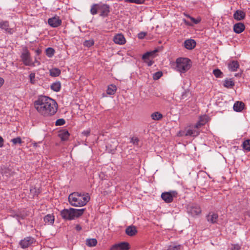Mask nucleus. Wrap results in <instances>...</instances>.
I'll use <instances>...</instances> for the list:
<instances>
[{"label": "nucleus", "mask_w": 250, "mask_h": 250, "mask_svg": "<svg viewBox=\"0 0 250 250\" xmlns=\"http://www.w3.org/2000/svg\"><path fill=\"white\" fill-rule=\"evenodd\" d=\"M125 2L135 3L137 4H143L145 2V0H124Z\"/></svg>", "instance_id": "35"}, {"label": "nucleus", "mask_w": 250, "mask_h": 250, "mask_svg": "<svg viewBox=\"0 0 250 250\" xmlns=\"http://www.w3.org/2000/svg\"><path fill=\"white\" fill-rule=\"evenodd\" d=\"M110 250H119L117 244L113 245L110 249Z\"/></svg>", "instance_id": "49"}, {"label": "nucleus", "mask_w": 250, "mask_h": 250, "mask_svg": "<svg viewBox=\"0 0 250 250\" xmlns=\"http://www.w3.org/2000/svg\"><path fill=\"white\" fill-rule=\"evenodd\" d=\"M116 89L115 85L111 84L108 87L106 92L109 95H113L115 93Z\"/></svg>", "instance_id": "28"}, {"label": "nucleus", "mask_w": 250, "mask_h": 250, "mask_svg": "<svg viewBox=\"0 0 250 250\" xmlns=\"http://www.w3.org/2000/svg\"><path fill=\"white\" fill-rule=\"evenodd\" d=\"M181 246L180 245L171 244L168 246L167 250H180L181 249Z\"/></svg>", "instance_id": "34"}, {"label": "nucleus", "mask_w": 250, "mask_h": 250, "mask_svg": "<svg viewBox=\"0 0 250 250\" xmlns=\"http://www.w3.org/2000/svg\"><path fill=\"white\" fill-rule=\"evenodd\" d=\"M55 50L52 47H48L46 49L45 53L46 56L49 58H51L54 54Z\"/></svg>", "instance_id": "33"}, {"label": "nucleus", "mask_w": 250, "mask_h": 250, "mask_svg": "<svg viewBox=\"0 0 250 250\" xmlns=\"http://www.w3.org/2000/svg\"><path fill=\"white\" fill-rule=\"evenodd\" d=\"M241 246L239 244H231V250H240Z\"/></svg>", "instance_id": "46"}, {"label": "nucleus", "mask_w": 250, "mask_h": 250, "mask_svg": "<svg viewBox=\"0 0 250 250\" xmlns=\"http://www.w3.org/2000/svg\"><path fill=\"white\" fill-rule=\"evenodd\" d=\"M35 242L33 237L28 236L21 240L19 242V245L21 248L25 249L31 246Z\"/></svg>", "instance_id": "9"}, {"label": "nucleus", "mask_w": 250, "mask_h": 250, "mask_svg": "<svg viewBox=\"0 0 250 250\" xmlns=\"http://www.w3.org/2000/svg\"><path fill=\"white\" fill-rule=\"evenodd\" d=\"M40 62L39 61L35 60L34 62H32V64L30 65V66H39L40 65Z\"/></svg>", "instance_id": "48"}, {"label": "nucleus", "mask_w": 250, "mask_h": 250, "mask_svg": "<svg viewBox=\"0 0 250 250\" xmlns=\"http://www.w3.org/2000/svg\"><path fill=\"white\" fill-rule=\"evenodd\" d=\"M99 10L100 11V16L102 17H107L110 12L109 6L105 4H99Z\"/></svg>", "instance_id": "10"}, {"label": "nucleus", "mask_w": 250, "mask_h": 250, "mask_svg": "<svg viewBox=\"0 0 250 250\" xmlns=\"http://www.w3.org/2000/svg\"><path fill=\"white\" fill-rule=\"evenodd\" d=\"M11 142L14 145H16L17 144H21L22 143L21 139L20 137L12 139Z\"/></svg>", "instance_id": "42"}, {"label": "nucleus", "mask_w": 250, "mask_h": 250, "mask_svg": "<svg viewBox=\"0 0 250 250\" xmlns=\"http://www.w3.org/2000/svg\"><path fill=\"white\" fill-rule=\"evenodd\" d=\"M163 73L161 71H158L153 74V78L155 80L159 79L162 76Z\"/></svg>", "instance_id": "43"}, {"label": "nucleus", "mask_w": 250, "mask_h": 250, "mask_svg": "<svg viewBox=\"0 0 250 250\" xmlns=\"http://www.w3.org/2000/svg\"><path fill=\"white\" fill-rule=\"evenodd\" d=\"M58 136L62 141H66L68 139L70 134L68 130L64 129L59 132Z\"/></svg>", "instance_id": "19"}, {"label": "nucleus", "mask_w": 250, "mask_h": 250, "mask_svg": "<svg viewBox=\"0 0 250 250\" xmlns=\"http://www.w3.org/2000/svg\"><path fill=\"white\" fill-rule=\"evenodd\" d=\"M0 28L4 30L6 33L9 34H12L14 33L13 29L9 27V22L7 21H0Z\"/></svg>", "instance_id": "13"}, {"label": "nucleus", "mask_w": 250, "mask_h": 250, "mask_svg": "<svg viewBox=\"0 0 250 250\" xmlns=\"http://www.w3.org/2000/svg\"><path fill=\"white\" fill-rule=\"evenodd\" d=\"M205 124V122H204L202 120V118H200V121L197 122L195 125H192L195 128L199 130V128Z\"/></svg>", "instance_id": "37"}, {"label": "nucleus", "mask_w": 250, "mask_h": 250, "mask_svg": "<svg viewBox=\"0 0 250 250\" xmlns=\"http://www.w3.org/2000/svg\"><path fill=\"white\" fill-rule=\"evenodd\" d=\"M36 52H37V54H39L41 53V50H37L36 51Z\"/></svg>", "instance_id": "56"}, {"label": "nucleus", "mask_w": 250, "mask_h": 250, "mask_svg": "<svg viewBox=\"0 0 250 250\" xmlns=\"http://www.w3.org/2000/svg\"><path fill=\"white\" fill-rule=\"evenodd\" d=\"M34 146H37V143H35Z\"/></svg>", "instance_id": "57"}, {"label": "nucleus", "mask_w": 250, "mask_h": 250, "mask_svg": "<svg viewBox=\"0 0 250 250\" xmlns=\"http://www.w3.org/2000/svg\"><path fill=\"white\" fill-rule=\"evenodd\" d=\"M239 67V64L236 61H232L228 63V68L231 71H236Z\"/></svg>", "instance_id": "20"}, {"label": "nucleus", "mask_w": 250, "mask_h": 250, "mask_svg": "<svg viewBox=\"0 0 250 250\" xmlns=\"http://www.w3.org/2000/svg\"><path fill=\"white\" fill-rule=\"evenodd\" d=\"M245 13L241 10H237L233 14L234 18L237 20L240 21L245 18Z\"/></svg>", "instance_id": "21"}, {"label": "nucleus", "mask_w": 250, "mask_h": 250, "mask_svg": "<svg viewBox=\"0 0 250 250\" xmlns=\"http://www.w3.org/2000/svg\"><path fill=\"white\" fill-rule=\"evenodd\" d=\"M94 43V42L93 40H86L85 41L83 45L85 46L90 47L92 46Z\"/></svg>", "instance_id": "41"}, {"label": "nucleus", "mask_w": 250, "mask_h": 250, "mask_svg": "<svg viewBox=\"0 0 250 250\" xmlns=\"http://www.w3.org/2000/svg\"><path fill=\"white\" fill-rule=\"evenodd\" d=\"M185 23H186L187 25H189V26L192 25V24H191L189 23L186 20H185Z\"/></svg>", "instance_id": "55"}, {"label": "nucleus", "mask_w": 250, "mask_h": 250, "mask_svg": "<svg viewBox=\"0 0 250 250\" xmlns=\"http://www.w3.org/2000/svg\"><path fill=\"white\" fill-rule=\"evenodd\" d=\"M119 250H128L129 244L127 242H122L117 244Z\"/></svg>", "instance_id": "27"}, {"label": "nucleus", "mask_w": 250, "mask_h": 250, "mask_svg": "<svg viewBox=\"0 0 250 250\" xmlns=\"http://www.w3.org/2000/svg\"><path fill=\"white\" fill-rule=\"evenodd\" d=\"M187 17L189 18L190 21L194 24H198L201 21V19L200 18L198 19H195L193 17L189 16V15H186Z\"/></svg>", "instance_id": "38"}, {"label": "nucleus", "mask_w": 250, "mask_h": 250, "mask_svg": "<svg viewBox=\"0 0 250 250\" xmlns=\"http://www.w3.org/2000/svg\"><path fill=\"white\" fill-rule=\"evenodd\" d=\"M146 33L144 32H141L138 34V37L140 39H143L146 36Z\"/></svg>", "instance_id": "47"}, {"label": "nucleus", "mask_w": 250, "mask_h": 250, "mask_svg": "<svg viewBox=\"0 0 250 250\" xmlns=\"http://www.w3.org/2000/svg\"><path fill=\"white\" fill-rule=\"evenodd\" d=\"M188 212L194 216L199 214L201 212V210L198 206L192 205L188 208Z\"/></svg>", "instance_id": "12"}, {"label": "nucleus", "mask_w": 250, "mask_h": 250, "mask_svg": "<svg viewBox=\"0 0 250 250\" xmlns=\"http://www.w3.org/2000/svg\"><path fill=\"white\" fill-rule=\"evenodd\" d=\"M38 112L44 117L54 115L57 111L58 104L55 100L46 96L41 95L34 102Z\"/></svg>", "instance_id": "1"}, {"label": "nucleus", "mask_w": 250, "mask_h": 250, "mask_svg": "<svg viewBox=\"0 0 250 250\" xmlns=\"http://www.w3.org/2000/svg\"><path fill=\"white\" fill-rule=\"evenodd\" d=\"M218 215L217 213L211 212L207 216L208 221L210 223L214 224L217 222Z\"/></svg>", "instance_id": "15"}, {"label": "nucleus", "mask_w": 250, "mask_h": 250, "mask_svg": "<svg viewBox=\"0 0 250 250\" xmlns=\"http://www.w3.org/2000/svg\"><path fill=\"white\" fill-rule=\"evenodd\" d=\"M75 229L77 231H80L82 229V227L80 225H77L75 227Z\"/></svg>", "instance_id": "52"}, {"label": "nucleus", "mask_w": 250, "mask_h": 250, "mask_svg": "<svg viewBox=\"0 0 250 250\" xmlns=\"http://www.w3.org/2000/svg\"><path fill=\"white\" fill-rule=\"evenodd\" d=\"M156 52V51L155 50L151 52H147L143 55L142 59L148 66H150L153 64L154 62L152 59L154 58V55L155 54Z\"/></svg>", "instance_id": "7"}, {"label": "nucleus", "mask_w": 250, "mask_h": 250, "mask_svg": "<svg viewBox=\"0 0 250 250\" xmlns=\"http://www.w3.org/2000/svg\"><path fill=\"white\" fill-rule=\"evenodd\" d=\"M137 232V230L134 226H129L125 229V233L129 236L135 235Z\"/></svg>", "instance_id": "17"}, {"label": "nucleus", "mask_w": 250, "mask_h": 250, "mask_svg": "<svg viewBox=\"0 0 250 250\" xmlns=\"http://www.w3.org/2000/svg\"><path fill=\"white\" fill-rule=\"evenodd\" d=\"M61 87V83L60 82H56L53 83L51 85V88L55 92H58L60 90Z\"/></svg>", "instance_id": "25"}, {"label": "nucleus", "mask_w": 250, "mask_h": 250, "mask_svg": "<svg viewBox=\"0 0 250 250\" xmlns=\"http://www.w3.org/2000/svg\"><path fill=\"white\" fill-rule=\"evenodd\" d=\"M97 243V240L94 238L87 239L86 241V244L89 247H94L96 245Z\"/></svg>", "instance_id": "29"}, {"label": "nucleus", "mask_w": 250, "mask_h": 250, "mask_svg": "<svg viewBox=\"0 0 250 250\" xmlns=\"http://www.w3.org/2000/svg\"><path fill=\"white\" fill-rule=\"evenodd\" d=\"M26 215H25L24 214H22L21 212H19V213L14 214L13 215V217L15 218L18 220V221L20 224H21L20 222V220L24 219L25 218V217H26Z\"/></svg>", "instance_id": "32"}, {"label": "nucleus", "mask_w": 250, "mask_h": 250, "mask_svg": "<svg viewBox=\"0 0 250 250\" xmlns=\"http://www.w3.org/2000/svg\"><path fill=\"white\" fill-rule=\"evenodd\" d=\"M244 107V104L242 102L237 101L233 105V109L236 112L241 111Z\"/></svg>", "instance_id": "23"}, {"label": "nucleus", "mask_w": 250, "mask_h": 250, "mask_svg": "<svg viewBox=\"0 0 250 250\" xmlns=\"http://www.w3.org/2000/svg\"><path fill=\"white\" fill-rule=\"evenodd\" d=\"M30 83L32 84H35L36 82L35 80V73H31L29 76Z\"/></svg>", "instance_id": "40"}, {"label": "nucleus", "mask_w": 250, "mask_h": 250, "mask_svg": "<svg viewBox=\"0 0 250 250\" xmlns=\"http://www.w3.org/2000/svg\"><path fill=\"white\" fill-rule=\"evenodd\" d=\"M245 25L241 22L236 23L233 25V30L237 34L242 33L245 30Z\"/></svg>", "instance_id": "18"}, {"label": "nucleus", "mask_w": 250, "mask_h": 250, "mask_svg": "<svg viewBox=\"0 0 250 250\" xmlns=\"http://www.w3.org/2000/svg\"><path fill=\"white\" fill-rule=\"evenodd\" d=\"M196 42L192 39H188L185 41L184 46L188 50L193 49L196 46Z\"/></svg>", "instance_id": "16"}, {"label": "nucleus", "mask_w": 250, "mask_h": 250, "mask_svg": "<svg viewBox=\"0 0 250 250\" xmlns=\"http://www.w3.org/2000/svg\"><path fill=\"white\" fill-rule=\"evenodd\" d=\"M65 121L63 119H59L56 121L55 125L56 126H60L64 125Z\"/></svg>", "instance_id": "45"}, {"label": "nucleus", "mask_w": 250, "mask_h": 250, "mask_svg": "<svg viewBox=\"0 0 250 250\" xmlns=\"http://www.w3.org/2000/svg\"><path fill=\"white\" fill-rule=\"evenodd\" d=\"M21 57L25 65L30 66L32 64V59L30 57V53L27 49L23 50L21 54Z\"/></svg>", "instance_id": "8"}, {"label": "nucleus", "mask_w": 250, "mask_h": 250, "mask_svg": "<svg viewBox=\"0 0 250 250\" xmlns=\"http://www.w3.org/2000/svg\"><path fill=\"white\" fill-rule=\"evenodd\" d=\"M200 133V130L195 128L192 125L187 127L184 130L179 132L180 136H190L195 137Z\"/></svg>", "instance_id": "5"}, {"label": "nucleus", "mask_w": 250, "mask_h": 250, "mask_svg": "<svg viewBox=\"0 0 250 250\" xmlns=\"http://www.w3.org/2000/svg\"><path fill=\"white\" fill-rule=\"evenodd\" d=\"M243 146L245 150L250 151V140L245 141L243 143Z\"/></svg>", "instance_id": "36"}, {"label": "nucleus", "mask_w": 250, "mask_h": 250, "mask_svg": "<svg viewBox=\"0 0 250 250\" xmlns=\"http://www.w3.org/2000/svg\"><path fill=\"white\" fill-rule=\"evenodd\" d=\"M44 221L46 225H52L54 222V216L50 214H47L44 217Z\"/></svg>", "instance_id": "22"}, {"label": "nucleus", "mask_w": 250, "mask_h": 250, "mask_svg": "<svg viewBox=\"0 0 250 250\" xmlns=\"http://www.w3.org/2000/svg\"><path fill=\"white\" fill-rule=\"evenodd\" d=\"M90 200L88 193L73 192L68 196L70 204L74 207H83L85 206Z\"/></svg>", "instance_id": "2"}, {"label": "nucleus", "mask_w": 250, "mask_h": 250, "mask_svg": "<svg viewBox=\"0 0 250 250\" xmlns=\"http://www.w3.org/2000/svg\"><path fill=\"white\" fill-rule=\"evenodd\" d=\"M3 83H4V80L2 78L0 77V87L1 86V85L3 84Z\"/></svg>", "instance_id": "54"}, {"label": "nucleus", "mask_w": 250, "mask_h": 250, "mask_svg": "<svg viewBox=\"0 0 250 250\" xmlns=\"http://www.w3.org/2000/svg\"><path fill=\"white\" fill-rule=\"evenodd\" d=\"M223 85L227 88H231L234 85V82L231 79H226L224 80Z\"/></svg>", "instance_id": "24"}, {"label": "nucleus", "mask_w": 250, "mask_h": 250, "mask_svg": "<svg viewBox=\"0 0 250 250\" xmlns=\"http://www.w3.org/2000/svg\"><path fill=\"white\" fill-rule=\"evenodd\" d=\"M188 93V91H185L184 93H183L182 95V98L183 99H185L187 97L186 94Z\"/></svg>", "instance_id": "53"}, {"label": "nucleus", "mask_w": 250, "mask_h": 250, "mask_svg": "<svg viewBox=\"0 0 250 250\" xmlns=\"http://www.w3.org/2000/svg\"><path fill=\"white\" fill-rule=\"evenodd\" d=\"M139 142V139L137 137H132L130 139V143L134 145L137 146Z\"/></svg>", "instance_id": "44"}, {"label": "nucleus", "mask_w": 250, "mask_h": 250, "mask_svg": "<svg viewBox=\"0 0 250 250\" xmlns=\"http://www.w3.org/2000/svg\"><path fill=\"white\" fill-rule=\"evenodd\" d=\"M191 66L192 62L189 59L180 57L176 59L174 69L181 75L189 70Z\"/></svg>", "instance_id": "3"}, {"label": "nucleus", "mask_w": 250, "mask_h": 250, "mask_svg": "<svg viewBox=\"0 0 250 250\" xmlns=\"http://www.w3.org/2000/svg\"><path fill=\"white\" fill-rule=\"evenodd\" d=\"M48 23L52 27H57L61 24L62 21L59 17H54L48 19Z\"/></svg>", "instance_id": "11"}, {"label": "nucleus", "mask_w": 250, "mask_h": 250, "mask_svg": "<svg viewBox=\"0 0 250 250\" xmlns=\"http://www.w3.org/2000/svg\"><path fill=\"white\" fill-rule=\"evenodd\" d=\"M213 74L216 78H221L223 75L222 72L218 69H214L213 71Z\"/></svg>", "instance_id": "39"}, {"label": "nucleus", "mask_w": 250, "mask_h": 250, "mask_svg": "<svg viewBox=\"0 0 250 250\" xmlns=\"http://www.w3.org/2000/svg\"><path fill=\"white\" fill-rule=\"evenodd\" d=\"M99 10V4H93L90 9V13L92 15H96Z\"/></svg>", "instance_id": "31"}, {"label": "nucleus", "mask_w": 250, "mask_h": 250, "mask_svg": "<svg viewBox=\"0 0 250 250\" xmlns=\"http://www.w3.org/2000/svg\"><path fill=\"white\" fill-rule=\"evenodd\" d=\"M113 41L116 44L123 45L125 43V39L123 35L118 34L116 35L113 38Z\"/></svg>", "instance_id": "14"}, {"label": "nucleus", "mask_w": 250, "mask_h": 250, "mask_svg": "<svg viewBox=\"0 0 250 250\" xmlns=\"http://www.w3.org/2000/svg\"><path fill=\"white\" fill-rule=\"evenodd\" d=\"M3 145V139L2 137L0 136V147H1Z\"/></svg>", "instance_id": "51"}, {"label": "nucleus", "mask_w": 250, "mask_h": 250, "mask_svg": "<svg viewBox=\"0 0 250 250\" xmlns=\"http://www.w3.org/2000/svg\"><path fill=\"white\" fill-rule=\"evenodd\" d=\"M61 74V70L58 68H53L50 70V75L52 77H57Z\"/></svg>", "instance_id": "26"}, {"label": "nucleus", "mask_w": 250, "mask_h": 250, "mask_svg": "<svg viewBox=\"0 0 250 250\" xmlns=\"http://www.w3.org/2000/svg\"><path fill=\"white\" fill-rule=\"evenodd\" d=\"M84 210L85 208L76 209L70 208L62 210L60 214L62 219L72 220L82 215Z\"/></svg>", "instance_id": "4"}, {"label": "nucleus", "mask_w": 250, "mask_h": 250, "mask_svg": "<svg viewBox=\"0 0 250 250\" xmlns=\"http://www.w3.org/2000/svg\"><path fill=\"white\" fill-rule=\"evenodd\" d=\"M177 192L176 191L172 190L169 192H165L162 193V199L167 203H171L173 198L176 197Z\"/></svg>", "instance_id": "6"}, {"label": "nucleus", "mask_w": 250, "mask_h": 250, "mask_svg": "<svg viewBox=\"0 0 250 250\" xmlns=\"http://www.w3.org/2000/svg\"><path fill=\"white\" fill-rule=\"evenodd\" d=\"M151 117L153 120L157 121L162 119L163 115L159 112H155L151 114Z\"/></svg>", "instance_id": "30"}, {"label": "nucleus", "mask_w": 250, "mask_h": 250, "mask_svg": "<svg viewBox=\"0 0 250 250\" xmlns=\"http://www.w3.org/2000/svg\"><path fill=\"white\" fill-rule=\"evenodd\" d=\"M84 135L87 136L88 135H89L90 134V131L89 130H86V131H84L82 133Z\"/></svg>", "instance_id": "50"}]
</instances>
